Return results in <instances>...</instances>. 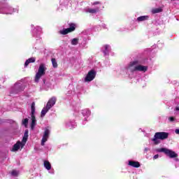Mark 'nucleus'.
<instances>
[{"mask_svg":"<svg viewBox=\"0 0 179 179\" xmlns=\"http://www.w3.org/2000/svg\"><path fill=\"white\" fill-rule=\"evenodd\" d=\"M127 72H146L148 66H142L138 61H134L126 67Z\"/></svg>","mask_w":179,"mask_h":179,"instance_id":"obj_1","label":"nucleus"},{"mask_svg":"<svg viewBox=\"0 0 179 179\" xmlns=\"http://www.w3.org/2000/svg\"><path fill=\"white\" fill-rule=\"evenodd\" d=\"M29 138V130H26L22 138V142L17 141L12 148V152H17L19 149H23L24 148V145H26V142H27V139Z\"/></svg>","mask_w":179,"mask_h":179,"instance_id":"obj_2","label":"nucleus"},{"mask_svg":"<svg viewBox=\"0 0 179 179\" xmlns=\"http://www.w3.org/2000/svg\"><path fill=\"white\" fill-rule=\"evenodd\" d=\"M169 138V133L167 132H157L155 134L153 138L151 141L153 142L154 145H159L160 141H164Z\"/></svg>","mask_w":179,"mask_h":179,"instance_id":"obj_3","label":"nucleus"},{"mask_svg":"<svg viewBox=\"0 0 179 179\" xmlns=\"http://www.w3.org/2000/svg\"><path fill=\"white\" fill-rule=\"evenodd\" d=\"M45 71H47V67H45V64H41L38 69V72L36 73L35 76L34 80L36 83H38V82H40V79H41V77L45 75Z\"/></svg>","mask_w":179,"mask_h":179,"instance_id":"obj_4","label":"nucleus"},{"mask_svg":"<svg viewBox=\"0 0 179 179\" xmlns=\"http://www.w3.org/2000/svg\"><path fill=\"white\" fill-rule=\"evenodd\" d=\"M36 113V103L33 102L31 105V129L33 131L34 129V127L37 124V120H36V116L34 114Z\"/></svg>","mask_w":179,"mask_h":179,"instance_id":"obj_5","label":"nucleus"},{"mask_svg":"<svg viewBox=\"0 0 179 179\" xmlns=\"http://www.w3.org/2000/svg\"><path fill=\"white\" fill-rule=\"evenodd\" d=\"M157 152H159L160 153H165V155H167V156L170 157L171 158L177 157L178 156L176 152L167 148H159L157 150Z\"/></svg>","mask_w":179,"mask_h":179,"instance_id":"obj_6","label":"nucleus"},{"mask_svg":"<svg viewBox=\"0 0 179 179\" xmlns=\"http://www.w3.org/2000/svg\"><path fill=\"white\" fill-rule=\"evenodd\" d=\"M94 78H96V71L94 70H91L85 77V82H92Z\"/></svg>","mask_w":179,"mask_h":179,"instance_id":"obj_7","label":"nucleus"},{"mask_svg":"<svg viewBox=\"0 0 179 179\" xmlns=\"http://www.w3.org/2000/svg\"><path fill=\"white\" fill-rule=\"evenodd\" d=\"M48 138H50V129H45L43 136L41 140V145L44 146L45 145V142L48 141Z\"/></svg>","mask_w":179,"mask_h":179,"instance_id":"obj_8","label":"nucleus"},{"mask_svg":"<svg viewBox=\"0 0 179 179\" xmlns=\"http://www.w3.org/2000/svg\"><path fill=\"white\" fill-rule=\"evenodd\" d=\"M57 103V98L52 97L48 102L46 107L49 109H51L52 107H54V105Z\"/></svg>","mask_w":179,"mask_h":179,"instance_id":"obj_9","label":"nucleus"},{"mask_svg":"<svg viewBox=\"0 0 179 179\" xmlns=\"http://www.w3.org/2000/svg\"><path fill=\"white\" fill-rule=\"evenodd\" d=\"M66 128H69V129H72L76 127V123L73 120H69L66 122Z\"/></svg>","mask_w":179,"mask_h":179,"instance_id":"obj_10","label":"nucleus"},{"mask_svg":"<svg viewBox=\"0 0 179 179\" xmlns=\"http://www.w3.org/2000/svg\"><path fill=\"white\" fill-rule=\"evenodd\" d=\"M14 89L17 90V92H22V90L24 89V87H23V85L18 83L15 84Z\"/></svg>","mask_w":179,"mask_h":179,"instance_id":"obj_11","label":"nucleus"},{"mask_svg":"<svg viewBox=\"0 0 179 179\" xmlns=\"http://www.w3.org/2000/svg\"><path fill=\"white\" fill-rule=\"evenodd\" d=\"M100 10V8L96 7V8H87L85 12L87 13H97Z\"/></svg>","mask_w":179,"mask_h":179,"instance_id":"obj_12","label":"nucleus"},{"mask_svg":"<svg viewBox=\"0 0 179 179\" xmlns=\"http://www.w3.org/2000/svg\"><path fill=\"white\" fill-rule=\"evenodd\" d=\"M129 166H131V167H135L136 169H138L141 167V164H139L138 162L129 161Z\"/></svg>","mask_w":179,"mask_h":179,"instance_id":"obj_13","label":"nucleus"},{"mask_svg":"<svg viewBox=\"0 0 179 179\" xmlns=\"http://www.w3.org/2000/svg\"><path fill=\"white\" fill-rule=\"evenodd\" d=\"M41 33V28L40 27H37L35 28L33 31V36H40V34Z\"/></svg>","mask_w":179,"mask_h":179,"instance_id":"obj_14","label":"nucleus"},{"mask_svg":"<svg viewBox=\"0 0 179 179\" xmlns=\"http://www.w3.org/2000/svg\"><path fill=\"white\" fill-rule=\"evenodd\" d=\"M33 62H36V58L35 57H31L26 60L24 66H27L29 64H33Z\"/></svg>","mask_w":179,"mask_h":179,"instance_id":"obj_15","label":"nucleus"},{"mask_svg":"<svg viewBox=\"0 0 179 179\" xmlns=\"http://www.w3.org/2000/svg\"><path fill=\"white\" fill-rule=\"evenodd\" d=\"M103 54L104 55H108V52H110V45H105L103 47Z\"/></svg>","mask_w":179,"mask_h":179,"instance_id":"obj_16","label":"nucleus"},{"mask_svg":"<svg viewBox=\"0 0 179 179\" xmlns=\"http://www.w3.org/2000/svg\"><path fill=\"white\" fill-rule=\"evenodd\" d=\"M149 19V16L143 15L137 17V22H145V20H148Z\"/></svg>","mask_w":179,"mask_h":179,"instance_id":"obj_17","label":"nucleus"},{"mask_svg":"<svg viewBox=\"0 0 179 179\" xmlns=\"http://www.w3.org/2000/svg\"><path fill=\"white\" fill-rule=\"evenodd\" d=\"M43 166L46 169V170H51V164L50 163V162L44 161Z\"/></svg>","mask_w":179,"mask_h":179,"instance_id":"obj_18","label":"nucleus"},{"mask_svg":"<svg viewBox=\"0 0 179 179\" xmlns=\"http://www.w3.org/2000/svg\"><path fill=\"white\" fill-rule=\"evenodd\" d=\"M50 110V108H48V106H45L43 108V110H41V117H44L45 115V114H47V113H48V110Z\"/></svg>","mask_w":179,"mask_h":179,"instance_id":"obj_19","label":"nucleus"},{"mask_svg":"<svg viewBox=\"0 0 179 179\" xmlns=\"http://www.w3.org/2000/svg\"><path fill=\"white\" fill-rule=\"evenodd\" d=\"M59 34H62L63 36H65V34H68V33H71V31L69 29V28H67L62 31H59Z\"/></svg>","mask_w":179,"mask_h":179,"instance_id":"obj_20","label":"nucleus"},{"mask_svg":"<svg viewBox=\"0 0 179 179\" xmlns=\"http://www.w3.org/2000/svg\"><path fill=\"white\" fill-rule=\"evenodd\" d=\"M51 62L53 68H58V62H57V59H55V58H52Z\"/></svg>","mask_w":179,"mask_h":179,"instance_id":"obj_21","label":"nucleus"},{"mask_svg":"<svg viewBox=\"0 0 179 179\" xmlns=\"http://www.w3.org/2000/svg\"><path fill=\"white\" fill-rule=\"evenodd\" d=\"M82 114L83 117H89V115H90V110L88 109H85L83 110Z\"/></svg>","mask_w":179,"mask_h":179,"instance_id":"obj_22","label":"nucleus"},{"mask_svg":"<svg viewBox=\"0 0 179 179\" xmlns=\"http://www.w3.org/2000/svg\"><path fill=\"white\" fill-rule=\"evenodd\" d=\"M160 12H163V8H153L152 10V13H160Z\"/></svg>","mask_w":179,"mask_h":179,"instance_id":"obj_23","label":"nucleus"},{"mask_svg":"<svg viewBox=\"0 0 179 179\" xmlns=\"http://www.w3.org/2000/svg\"><path fill=\"white\" fill-rule=\"evenodd\" d=\"M13 177H17L19 176V171L13 170L10 172Z\"/></svg>","mask_w":179,"mask_h":179,"instance_id":"obj_24","label":"nucleus"},{"mask_svg":"<svg viewBox=\"0 0 179 179\" xmlns=\"http://www.w3.org/2000/svg\"><path fill=\"white\" fill-rule=\"evenodd\" d=\"M69 30L70 31L71 33H72V31H74V30H75V24H73V23L69 24Z\"/></svg>","mask_w":179,"mask_h":179,"instance_id":"obj_25","label":"nucleus"},{"mask_svg":"<svg viewBox=\"0 0 179 179\" xmlns=\"http://www.w3.org/2000/svg\"><path fill=\"white\" fill-rule=\"evenodd\" d=\"M13 12H15V8H10L9 11H6L4 13H6V15H12V13H13Z\"/></svg>","mask_w":179,"mask_h":179,"instance_id":"obj_26","label":"nucleus"},{"mask_svg":"<svg viewBox=\"0 0 179 179\" xmlns=\"http://www.w3.org/2000/svg\"><path fill=\"white\" fill-rule=\"evenodd\" d=\"M78 38H73L71 41L72 45H78Z\"/></svg>","mask_w":179,"mask_h":179,"instance_id":"obj_27","label":"nucleus"},{"mask_svg":"<svg viewBox=\"0 0 179 179\" xmlns=\"http://www.w3.org/2000/svg\"><path fill=\"white\" fill-rule=\"evenodd\" d=\"M29 123V119L25 118L22 120V124L24 127H27V124Z\"/></svg>","mask_w":179,"mask_h":179,"instance_id":"obj_28","label":"nucleus"},{"mask_svg":"<svg viewBox=\"0 0 179 179\" xmlns=\"http://www.w3.org/2000/svg\"><path fill=\"white\" fill-rule=\"evenodd\" d=\"M169 121H170L171 122H173L175 121V119H174L173 117H170L169 118Z\"/></svg>","mask_w":179,"mask_h":179,"instance_id":"obj_29","label":"nucleus"},{"mask_svg":"<svg viewBox=\"0 0 179 179\" xmlns=\"http://www.w3.org/2000/svg\"><path fill=\"white\" fill-rule=\"evenodd\" d=\"M99 4H100V1H95L92 3V5H99Z\"/></svg>","mask_w":179,"mask_h":179,"instance_id":"obj_30","label":"nucleus"},{"mask_svg":"<svg viewBox=\"0 0 179 179\" xmlns=\"http://www.w3.org/2000/svg\"><path fill=\"white\" fill-rule=\"evenodd\" d=\"M175 134H176L177 135H179V129H176L175 130Z\"/></svg>","mask_w":179,"mask_h":179,"instance_id":"obj_31","label":"nucleus"},{"mask_svg":"<svg viewBox=\"0 0 179 179\" xmlns=\"http://www.w3.org/2000/svg\"><path fill=\"white\" fill-rule=\"evenodd\" d=\"M153 159H159V155H155L153 157Z\"/></svg>","mask_w":179,"mask_h":179,"instance_id":"obj_32","label":"nucleus"},{"mask_svg":"<svg viewBox=\"0 0 179 179\" xmlns=\"http://www.w3.org/2000/svg\"><path fill=\"white\" fill-rule=\"evenodd\" d=\"M176 111H179V107H176Z\"/></svg>","mask_w":179,"mask_h":179,"instance_id":"obj_33","label":"nucleus"},{"mask_svg":"<svg viewBox=\"0 0 179 179\" xmlns=\"http://www.w3.org/2000/svg\"><path fill=\"white\" fill-rule=\"evenodd\" d=\"M149 150V148H145V152H148Z\"/></svg>","mask_w":179,"mask_h":179,"instance_id":"obj_34","label":"nucleus"},{"mask_svg":"<svg viewBox=\"0 0 179 179\" xmlns=\"http://www.w3.org/2000/svg\"><path fill=\"white\" fill-rule=\"evenodd\" d=\"M171 1H174V0H171Z\"/></svg>","mask_w":179,"mask_h":179,"instance_id":"obj_35","label":"nucleus"}]
</instances>
